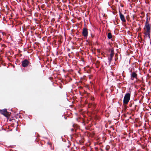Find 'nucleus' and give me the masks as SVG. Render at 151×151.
Here are the masks:
<instances>
[{
    "mask_svg": "<svg viewBox=\"0 0 151 151\" xmlns=\"http://www.w3.org/2000/svg\"><path fill=\"white\" fill-rule=\"evenodd\" d=\"M151 26L149 22L147 20L144 27L145 36L147 37L149 39L150 38V34L151 32Z\"/></svg>",
    "mask_w": 151,
    "mask_h": 151,
    "instance_id": "1",
    "label": "nucleus"
},
{
    "mask_svg": "<svg viewBox=\"0 0 151 151\" xmlns=\"http://www.w3.org/2000/svg\"><path fill=\"white\" fill-rule=\"evenodd\" d=\"M130 96L129 93H127L125 95L123 100L124 104H128L130 99Z\"/></svg>",
    "mask_w": 151,
    "mask_h": 151,
    "instance_id": "2",
    "label": "nucleus"
},
{
    "mask_svg": "<svg viewBox=\"0 0 151 151\" xmlns=\"http://www.w3.org/2000/svg\"><path fill=\"white\" fill-rule=\"evenodd\" d=\"M22 65L23 67H27L30 64L29 61L27 59H25L22 62Z\"/></svg>",
    "mask_w": 151,
    "mask_h": 151,
    "instance_id": "3",
    "label": "nucleus"
},
{
    "mask_svg": "<svg viewBox=\"0 0 151 151\" xmlns=\"http://www.w3.org/2000/svg\"><path fill=\"white\" fill-rule=\"evenodd\" d=\"M130 79L133 80L134 79H137V74L135 72H131L130 74Z\"/></svg>",
    "mask_w": 151,
    "mask_h": 151,
    "instance_id": "4",
    "label": "nucleus"
},
{
    "mask_svg": "<svg viewBox=\"0 0 151 151\" xmlns=\"http://www.w3.org/2000/svg\"><path fill=\"white\" fill-rule=\"evenodd\" d=\"M114 56V51L113 49H111L110 55L108 57V60L110 63L112 60V58Z\"/></svg>",
    "mask_w": 151,
    "mask_h": 151,
    "instance_id": "5",
    "label": "nucleus"
},
{
    "mask_svg": "<svg viewBox=\"0 0 151 151\" xmlns=\"http://www.w3.org/2000/svg\"><path fill=\"white\" fill-rule=\"evenodd\" d=\"M0 112L1 114L3 115L6 117H7L8 116V113L6 109L0 110Z\"/></svg>",
    "mask_w": 151,
    "mask_h": 151,
    "instance_id": "6",
    "label": "nucleus"
},
{
    "mask_svg": "<svg viewBox=\"0 0 151 151\" xmlns=\"http://www.w3.org/2000/svg\"><path fill=\"white\" fill-rule=\"evenodd\" d=\"M82 33L84 37H86L88 36V35L87 29L86 28H84L83 30Z\"/></svg>",
    "mask_w": 151,
    "mask_h": 151,
    "instance_id": "7",
    "label": "nucleus"
},
{
    "mask_svg": "<svg viewBox=\"0 0 151 151\" xmlns=\"http://www.w3.org/2000/svg\"><path fill=\"white\" fill-rule=\"evenodd\" d=\"M119 14L120 18L122 21L123 22H125L126 20L124 15L120 12H119Z\"/></svg>",
    "mask_w": 151,
    "mask_h": 151,
    "instance_id": "8",
    "label": "nucleus"
},
{
    "mask_svg": "<svg viewBox=\"0 0 151 151\" xmlns=\"http://www.w3.org/2000/svg\"><path fill=\"white\" fill-rule=\"evenodd\" d=\"M107 37L109 39H110L112 38V35L110 32H109L108 33Z\"/></svg>",
    "mask_w": 151,
    "mask_h": 151,
    "instance_id": "9",
    "label": "nucleus"
}]
</instances>
